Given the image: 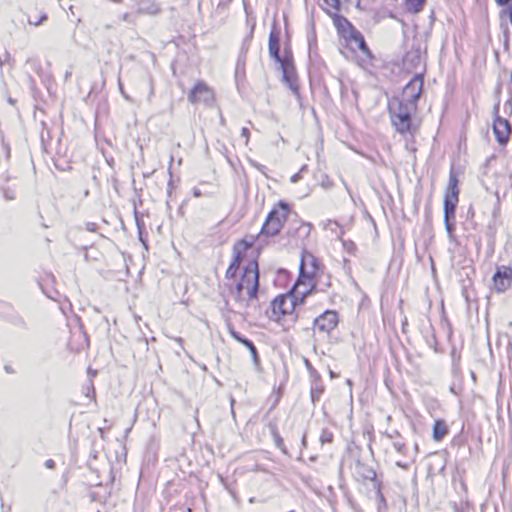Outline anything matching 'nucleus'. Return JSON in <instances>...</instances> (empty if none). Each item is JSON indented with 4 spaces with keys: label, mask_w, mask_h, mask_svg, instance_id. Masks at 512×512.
<instances>
[{
    "label": "nucleus",
    "mask_w": 512,
    "mask_h": 512,
    "mask_svg": "<svg viewBox=\"0 0 512 512\" xmlns=\"http://www.w3.org/2000/svg\"><path fill=\"white\" fill-rule=\"evenodd\" d=\"M5 198L12 200V199H14V196L12 194H9L8 192H5Z\"/></svg>",
    "instance_id": "680f3d73"
},
{
    "label": "nucleus",
    "mask_w": 512,
    "mask_h": 512,
    "mask_svg": "<svg viewBox=\"0 0 512 512\" xmlns=\"http://www.w3.org/2000/svg\"><path fill=\"white\" fill-rule=\"evenodd\" d=\"M44 466L47 468V469H53L55 467V462L54 460L52 459H48L44 462Z\"/></svg>",
    "instance_id": "3c124183"
},
{
    "label": "nucleus",
    "mask_w": 512,
    "mask_h": 512,
    "mask_svg": "<svg viewBox=\"0 0 512 512\" xmlns=\"http://www.w3.org/2000/svg\"><path fill=\"white\" fill-rule=\"evenodd\" d=\"M4 370L9 374L15 373V370L10 365H5Z\"/></svg>",
    "instance_id": "13d9d810"
},
{
    "label": "nucleus",
    "mask_w": 512,
    "mask_h": 512,
    "mask_svg": "<svg viewBox=\"0 0 512 512\" xmlns=\"http://www.w3.org/2000/svg\"><path fill=\"white\" fill-rule=\"evenodd\" d=\"M71 71H66L65 73V79L67 80L71 76Z\"/></svg>",
    "instance_id": "69168bd1"
},
{
    "label": "nucleus",
    "mask_w": 512,
    "mask_h": 512,
    "mask_svg": "<svg viewBox=\"0 0 512 512\" xmlns=\"http://www.w3.org/2000/svg\"><path fill=\"white\" fill-rule=\"evenodd\" d=\"M323 392H324V386L320 382L313 381V385L311 386V390H310V396H311V401H312L313 405H316V403L319 401Z\"/></svg>",
    "instance_id": "c85d7f7f"
},
{
    "label": "nucleus",
    "mask_w": 512,
    "mask_h": 512,
    "mask_svg": "<svg viewBox=\"0 0 512 512\" xmlns=\"http://www.w3.org/2000/svg\"><path fill=\"white\" fill-rule=\"evenodd\" d=\"M451 357H452V360H453V366H457L458 362L460 360V354L456 351L455 348H453L452 351H451Z\"/></svg>",
    "instance_id": "ea45409f"
},
{
    "label": "nucleus",
    "mask_w": 512,
    "mask_h": 512,
    "mask_svg": "<svg viewBox=\"0 0 512 512\" xmlns=\"http://www.w3.org/2000/svg\"><path fill=\"white\" fill-rule=\"evenodd\" d=\"M396 465H397L398 467L403 468V469H407V468H408V466H409V464H408V463H402V462H400V461H397V462H396Z\"/></svg>",
    "instance_id": "bf43d9fd"
},
{
    "label": "nucleus",
    "mask_w": 512,
    "mask_h": 512,
    "mask_svg": "<svg viewBox=\"0 0 512 512\" xmlns=\"http://www.w3.org/2000/svg\"><path fill=\"white\" fill-rule=\"evenodd\" d=\"M373 488L376 492V497H377V501H378V503H377L378 512H382V510L387 509V502L382 493V482L374 484Z\"/></svg>",
    "instance_id": "cd10ccee"
},
{
    "label": "nucleus",
    "mask_w": 512,
    "mask_h": 512,
    "mask_svg": "<svg viewBox=\"0 0 512 512\" xmlns=\"http://www.w3.org/2000/svg\"><path fill=\"white\" fill-rule=\"evenodd\" d=\"M280 34H281L280 27L278 26V23L276 22V20H274L272 23V26H271V31H270L269 39H268L269 56L278 65L294 64V57H293V52H292L289 38H287V41L284 44L283 55H281V53H280V49H281Z\"/></svg>",
    "instance_id": "423d86ee"
},
{
    "label": "nucleus",
    "mask_w": 512,
    "mask_h": 512,
    "mask_svg": "<svg viewBox=\"0 0 512 512\" xmlns=\"http://www.w3.org/2000/svg\"><path fill=\"white\" fill-rule=\"evenodd\" d=\"M8 102H9L10 104L14 105L15 100H14L13 98L9 97V98H8Z\"/></svg>",
    "instance_id": "338daca9"
},
{
    "label": "nucleus",
    "mask_w": 512,
    "mask_h": 512,
    "mask_svg": "<svg viewBox=\"0 0 512 512\" xmlns=\"http://www.w3.org/2000/svg\"><path fill=\"white\" fill-rule=\"evenodd\" d=\"M448 432V426L443 419H436L434 421L432 435L435 441L443 440Z\"/></svg>",
    "instance_id": "4be33fe9"
},
{
    "label": "nucleus",
    "mask_w": 512,
    "mask_h": 512,
    "mask_svg": "<svg viewBox=\"0 0 512 512\" xmlns=\"http://www.w3.org/2000/svg\"><path fill=\"white\" fill-rule=\"evenodd\" d=\"M497 6L506 8L508 5L512 4V0H495Z\"/></svg>",
    "instance_id": "49530a36"
},
{
    "label": "nucleus",
    "mask_w": 512,
    "mask_h": 512,
    "mask_svg": "<svg viewBox=\"0 0 512 512\" xmlns=\"http://www.w3.org/2000/svg\"><path fill=\"white\" fill-rule=\"evenodd\" d=\"M419 453V446L417 443L414 445V455L411 457V461L414 462L417 454Z\"/></svg>",
    "instance_id": "6e6d98bb"
},
{
    "label": "nucleus",
    "mask_w": 512,
    "mask_h": 512,
    "mask_svg": "<svg viewBox=\"0 0 512 512\" xmlns=\"http://www.w3.org/2000/svg\"><path fill=\"white\" fill-rule=\"evenodd\" d=\"M254 242L255 238L251 236L249 239L247 237L240 239L233 245V260L226 270V279H234L236 277L246 252L254 245Z\"/></svg>",
    "instance_id": "6e6552de"
},
{
    "label": "nucleus",
    "mask_w": 512,
    "mask_h": 512,
    "mask_svg": "<svg viewBox=\"0 0 512 512\" xmlns=\"http://www.w3.org/2000/svg\"><path fill=\"white\" fill-rule=\"evenodd\" d=\"M172 162H173V157H171V159H170V164H169V168H168V172H169V176H170V179H169V182H168V189H167L168 196L171 195L172 188H173V180H172L173 176H172V171H171Z\"/></svg>",
    "instance_id": "e433bc0d"
},
{
    "label": "nucleus",
    "mask_w": 512,
    "mask_h": 512,
    "mask_svg": "<svg viewBox=\"0 0 512 512\" xmlns=\"http://www.w3.org/2000/svg\"><path fill=\"white\" fill-rule=\"evenodd\" d=\"M282 71V82L292 91L298 100H301L298 76L295 64L279 65Z\"/></svg>",
    "instance_id": "4468645a"
},
{
    "label": "nucleus",
    "mask_w": 512,
    "mask_h": 512,
    "mask_svg": "<svg viewBox=\"0 0 512 512\" xmlns=\"http://www.w3.org/2000/svg\"><path fill=\"white\" fill-rule=\"evenodd\" d=\"M45 20H47V15L43 14L41 17H39V20L36 22H30L31 24L38 26L41 25Z\"/></svg>",
    "instance_id": "603ef678"
},
{
    "label": "nucleus",
    "mask_w": 512,
    "mask_h": 512,
    "mask_svg": "<svg viewBox=\"0 0 512 512\" xmlns=\"http://www.w3.org/2000/svg\"><path fill=\"white\" fill-rule=\"evenodd\" d=\"M313 284H317V289L313 291V294L326 292L331 287L330 276L324 273L322 277H316L312 281L307 282V286H302V289H306Z\"/></svg>",
    "instance_id": "412c9836"
},
{
    "label": "nucleus",
    "mask_w": 512,
    "mask_h": 512,
    "mask_svg": "<svg viewBox=\"0 0 512 512\" xmlns=\"http://www.w3.org/2000/svg\"><path fill=\"white\" fill-rule=\"evenodd\" d=\"M417 108V104L400 100L399 96H393L388 100L391 122L398 133L404 135L412 132V116Z\"/></svg>",
    "instance_id": "7ed1b4c3"
},
{
    "label": "nucleus",
    "mask_w": 512,
    "mask_h": 512,
    "mask_svg": "<svg viewBox=\"0 0 512 512\" xmlns=\"http://www.w3.org/2000/svg\"><path fill=\"white\" fill-rule=\"evenodd\" d=\"M349 42L355 43L359 50L362 52V56L359 57L358 59V64L361 67H367L369 65H372L374 55L370 48L368 47L362 33L359 31L357 33V36L353 37Z\"/></svg>",
    "instance_id": "dca6fc26"
},
{
    "label": "nucleus",
    "mask_w": 512,
    "mask_h": 512,
    "mask_svg": "<svg viewBox=\"0 0 512 512\" xmlns=\"http://www.w3.org/2000/svg\"><path fill=\"white\" fill-rule=\"evenodd\" d=\"M343 247L347 250V252L353 254L356 251V245L351 240H342Z\"/></svg>",
    "instance_id": "f704fd0d"
},
{
    "label": "nucleus",
    "mask_w": 512,
    "mask_h": 512,
    "mask_svg": "<svg viewBox=\"0 0 512 512\" xmlns=\"http://www.w3.org/2000/svg\"><path fill=\"white\" fill-rule=\"evenodd\" d=\"M459 194L458 173L454 167H451L448 185L445 188L443 199L444 224L450 238L454 237L456 229V209L459 202Z\"/></svg>",
    "instance_id": "f03ea898"
},
{
    "label": "nucleus",
    "mask_w": 512,
    "mask_h": 512,
    "mask_svg": "<svg viewBox=\"0 0 512 512\" xmlns=\"http://www.w3.org/2000/svg\"><path fill=\"white\" fill-rule=\"evenodd\" d=\"M305 168H306V166H303V167L301 168V170H300L298 173L294 174V175L291 177L290 181H291L292 183H296V182H298V181H299V179L301 178V175H300V174H301V172H302Z\"/></svg>",
    "instance_id": "de8ad7c7"
},
{
    "label": "nucleus",
    "mask_w": 512,
    "mask_h": 512,
    "mask_svg": "<svg viewBox=\"0 0 512 512\" xmlns=\"http://www.w3.org/2000/svg\"><path fill=\"white\" fill-rule=\"evenodd\" d=\"M241 136L245 138V145H248L250 131H249V129L247 127H243L241 129Z\"/></svg>",
    "instance_id": "37998d69"
},
{
    "label": "nucleus",
    "mask_w": 512,
    "mask_h": 512,
    "mask_svg": "<svg viewBox=\"0 0 512 512\" xmlns=\"http://www.w3.org/2000/svg\"><path fill=\"white\" fill-rule=\"evenodd\" d=\"M339 323V314L336 310L327 309L313 318V329L320 333L330 334Z\"/></svg>",
    "instance_id": "1a4fd4ad"
},
{
    "label": "nucleus",
    "mask_w": 512,
    "mask_h": 512,
    "mask_svg": "<svg viewBox=\"0 0 512 512\" xmlns=\"http://www.w3.org/2000/svg\"><path fill=\"white\" fill-rule=\"evenodd\" d=\"M268 427L272 435L273 441L275 443V446L279 448L284 454H287V449L284 445L283 438L280 436L278 432L277 425L275 423L270 422Z\"/></svg>",
    "instance_id": "5701e85b"
},
{
    "label": "nucleus",
    "mask_w": 512,
    "mask_h": 512,
    "mask_svg": "<svg viewBox=\"0 0 512 512\" xmlns=\"http://www.w3.org/2000/svg\"><path fill=\"white\" fill-rule=\"evenodd\" d=\"M301 445L302 447L306 448L307 447V433L304 432L303 436H302V439H301Z\"/></svg>",
    "instance_id": "4d7b16f0"
},
{
    "label": "nucleus",
    "mask_w": 512,
    "mask_h": 512,
    "mask_svg": "<svg viewBox=\"0 0 512 512\" xmlns=\"http://www.w3.org/2000/svg\"><path fill=\"white\" fill-rule=\"evenodd\" d=\"M501 90H502V84L498 83L495 88V95L497 97V100L500 99Z\"/></svg>",
    "instance_id": "5fc2aeb1"
},
{
    "label": "nucleus",
    "mask_w": 512,
    "mask_h": 512,
    "mask_svg": "<svg viewBox=\"0 0 512 512\" xmlns=\"http://www.w3.org/2000/svg\"><path fill=\"white\" fill-rule=\"evenodd\" d=\"M97 224L93 222L86 223V229L90 232H95L97 230Z\"/></svg>",
    "instance_id": "8fccbe9b"
},
{
    "label": "nucleus",
    "mask_w": 512,
    "mask_h": 512,
    "mask_svg": "<svg viewBox=\"0 0 512 512\" xmlns=\"http://www.w3.org/2000/svg\"><path fill=\"white\" fill-rule=\"evenodd\" d=\"M200 195H201L200 190L195 189V190H194V196L199 197Z\"/></svg>",
    "instance_id": "e2e57ef3"
},
{
    "label": "nucleus",
    "mask_w": 512,
    "mask_h": 512,
    "mask_svg": "<svg viewBox=\"0 0 512 512\" xmlns=\"http://www.w3.org/2000/svg\"><path fill=\"white\" fill-rule=\"evenodd\" d=\"M136 223H137V227H138V231H139V239L143 243L144 247L147 248V243L142 238V233H141V227L143 226V223L141 224L137 217H136Z\"/></svg>",
    "instance_id": "a18cd8bd"
},
{
    "label": "nucleus",
    "mask_w": 512,
    "mask_h": 512,
    "mask_svg": "<svg viewBox=\"0 0 512 512\" xmlns=\"http://www.w3.org/2000/svg\"><path fill=\"white\" fill-rule=\"evenodd\" d=\"M118 86H119V90H120V93L122 94V96L126 99V100H130V97L125 93L124 91V88H123V84L120 80V78H118Z\"/></svg>",
    "instance_id": "09e8293b"
},
{
    "label": "nucleus",
    "mask_w": 512,
    "mask_h": 512,
    "mask_svg": "<svg viewBox=\"0 0 512 512\" xmlns=\"http://www.w3.org/2000/svg\"><path fill=\"white\" fill-rule=\"evenodd\" d=\"M421 52L420 46H412L403 58L404 63L412 68L418 67L421 63Z\"/></svg>",
    "instance_id": "aec40b11"
},
{
    "label": "nucleus",
    "mask_w": 512,
    "mask_h": 512,
    "mask_svg": "<svg viewBox=\"0 0 512 512\" xmlns=\"http://www.w3.org/2000/svg\"><path fill=\"white\" fill-rule=\"evenodd\" d=\"M426 0H404L405 9L411 14H418L423 10Z\"/></svg>",
    "instance_id": "bb28decb"
},
{
    "label": "nucleus",
    "mask_w": 512,
    "mask_h": 512,
    "mask_svg": "<svg viewBox=\"0 0 512 512\" xmlns=\"http://www.w3.org/2000/svg\"><path fill=\"white\" fill-rule=\"evenodd\" d=\"M494 289L497 293L506 292L512 284V268L509 266H498L492 277Z\"/></svg>",
    "instance_id": "ddd939ff"
},
{
    "label": "nucleus",
    "mask_w": 512,
    "mask_h": 512,
    "mask_svg": "<svg viewBox=\"0 0 512 512\" xmlns=\"http://www.w3.org/2000/svg\"><path fill=\"white\" fill-rule=\"evenodd\" d=\"M188 100L191 103H197L199 101L209 103L213 100V95L211 90L204 82H198L194 85L188 94Z\"/></svg>",
    "instance_id": "f3484780"
},
{
    "label": "nucleus",
    "mask_w": 512,
    "mask_h": 512,
    "mask_svg": "<svg viewBox=\"0 0 512 512\" xmlns=\"http://www.w3.org/2000/svg\"><path fill=\"white\" fill-rule=\"evenodd\" d=\"M451 507L453 509V512H463L462 507L459 506L456 502H452Z\"/></svg>",
    "instance_id": "864d4df0"
},
{
    "label": "nucleus",
    "mask_w": 512,
    "mask_h": 512,
    "mask_svg": "<svg viewBox=\"0 0 512 512\" xmlns=\"http://www.w3.org/2000/svg\"><path fill=\"white\" fill-rule=\"evenodd\" d=\"M254 28H255V25L253 24L249 33L245 36V38L242 41L239 55H238L239 59H246L247 53L249 51V48H250V45H251V42L253 39Z\"/></svg>",
    "instance_id": "b1692460"
},
{
    "label": "nucleus",
    "mask_w": 512,
    "mask_h": 512,
    "mask_svg": "<svg viewBox=\"0 0 512 512\" xmlns=\"http://www.w3.org/2000/svg\"><path fill=\"white\" fill-rule=\"evenodd\" d=\"M304 364H305V367H306L310 377L313 379V381L320 382V380H321L320 374L317 372V370L313 367V365L307 358H304Z\"/></svg>",
    "instance_id": "7c9ffc66"
},
{
    "label": "nucleus",
    "mask_w": 512,
    "mask_h": 512,
    "mask_svg": "<svg viewBox=\"0 0 512 512\" xmlns=\"http://www.w3.org/2000/svg\"><path fill=\"white\" fill-rule=\"evenodd\" d=\"M393 447H394V449H395L398 453L402 454L403 456H407V455H408V448H407V446H406V443H405V442H403V441H401V440H395V441L393 442Z\"/></svg>",
    "instance_id": "72a5a7b5"
},
{
    "label": "nucleus",
    "mask_w": 512,
    "mask_h": 512,
    "mask_svg": "<svg viewBox=\"0 0 512 512\" xmlns=\"http://www.w3.org/2000/svg\"><path fill=\"white\" fill-rule=\"evenodd\" d=\"M260 287V272L257 260H251L243 268L240 279L232 288L239 292L246 293L248 299L258 300Z\"/></svg>",
    "instance_id": "39448f33"
},
{
    "label": "nucleus",
    "mask_w": 512,
    "mask_h": 512,
    "mask_svg": "<svg viewBox=\"0 0 512 512\" xmlns=\"http://www.w3.org/2000/svg\"><path fill=\"white\" fill-rule=\"evenodd\" d=\"M355 471L358 477L363 480L372 481L373 485L376 483H381L374 468L361 462L360 460H357L355 463Z\"/></svg>",
    "instance_id": "6ab92c4d"
},
{
    "label": "nucleus",
    "mask_w": 512,
    "mask_h": 512,
    "mask_svg": "<svg viewBox=\"0 0 512 512\" xmlns=\"http://www.w3.org/2000/svg\"><path fill=\"white\" fill-rule=\"evenodd\" d=\"M10 323L16 327H19L23 330H28V325L26 323V321L24 320V318L18 314L16 315H13L10 317L9 319Z\"/></svg>",
    "instance_id": "2f4dec72"
},
{
    "label": "nucleus",
    "mask_w": 512,
    "mask_h": 512,
    "mask_svg": "<svg viewBox=\"0 0 512 512\" xmlns=\"http://www.w3.org/2000/svg\"><path fill=\"white\" fill-rule=\"evenodd\" d=\"M505 112L512 115V92L510 93V98L505 103Z\"/></svg>",
    "instance_id": "a19ab883"
},
{
    "label": "nucleus",
    "mask_w": 512,
    "mask_h": 512,
    "mask_svg": "<svg viewBox=\"0 0 512 512\" xmlns=\"http://www.w3.org/2000/svg\"><path fill=\"white\" fill-rule=\"evenodd\" d=\"M499 110H500V99H498L496 101V103L494 104V106H493V116H494V119H497L498 117H501L499 115Z\"/></svg>",
    "instance_id": "79ce46f5"
},
{
    "label": "nucleus",
    "mask_w": 512,
    "mask_h": 512,
    "mask_svg": "<svg viewBox=\"0 0 512 512\" xmlns=\"http://www.w3.org/2000/svg\"><path fill=\"white\" fill-rule=\"evenodd\" d=\"M467 216L468 217H473L474 216V209H473L472 206L469 207L468 212H467Z\"/></svg>",
    "instance_id": "052dcab7"
},
{
    "label": "nucleus",
    "mask_w": 512,
    "mask_h": 512,
    "mask_svg": "<svg viewBox=\"0 0 512 512\" xmlns=\"http://www.w3.org/2000/svg\"><path fill=\"white\" fill-rule=\"evenodd\" d=\"M346 383H347V385H349L350 387L352 386V381H351L350 379H347V380H346Z\"/></svg>",
    "instance_id": "774afa93"
},
{
    "label": "nucleus",
    "mask_w": 512,
    "mask_h": 512,
    "mask_svg": "<svg viewBox=\"0 0 512 512\" xmlns=\"http://www.w3.org/2000/svg\"><path fill=\"white\" fill-rule=\"evenodd\" d=\"M326 13L331 17L338 34L345 40L350 41L353 37L357 36L359 30L345 16L330 10H326Z\"/></svg>",
    "instance_id": "f8f14e48"
},
{
    "label": "nucleus",
    "mask_w": 512,
    "mask_h": 512,
    "mask_svg": "<svg viewBox=\"0 0 512 512\" xmlns=\"http://www.w3.org/2000/svg\"><path fill=\"white\" fill-rule=\"evenodd\" d=\"M245 66H246V59L237 58L236 67H235V82H236V85L238 88L240 86V83L243 82L246 77Z\"/></svg>",
    "instance_id": "a878e982"
},
{
    "label": "nucleus",
    "mask_w": 512,
    "mask_h": 512,
    "mask_svg": "<svg viewBox=\"0 0 512 512\" xmlns=\"http://www.w3.org/2000/svg\"><path fill=\"white\" fill-rule=\"evenodd\" d=\"M503 36H504L503 45H504V48L507 50V49H509V43H510V35H509L508 28H506L504 30Z\"/></svg>",
    "instance_id": "4c0bfd02"
},
{
    "label": "nucleus",
    "mask_w": 512,
    "mask_h": 512,
    "mask_svg": "<svg viewBox=\"0 0 512 512\" xmlns=\"http://www.w3.org/2000/svg\"><path fill=\"white\" fill-rule=\"evenodd\" d=\"M319 441L321 445L331 444L334 441V434L328 428H323L320 434Z\"/></svg>",
    "instance_id": "c756f323"
},
{
    "label": "nucleus",
    "mask_w": 512,
    "mask_h": 512,
    "mask_svg": "<svg viewBox=\"0 0 512 512\" xmlns=\"http://www.w3.org/2000/svg\"><path fill=\"white\" fill-rule=\"evenodd\" d=\"M424 85V74L416 73L410 81L404 86L402 90V97L400 100L407 101L408 103L417 104L422 92Z\"/></svg>",
    "instance_id": "9d476101"
},
{
    "label": "nucleus",
    "mask_w": 512,
    "mask_h": 512,
    "mask_svg": "<svg viewBox=\"0 0 512 512\" xmlns=\"http://www.w3.org/2000/svg\"><path fill=\"white\" fill-rule=\"evenodd\" d=\"M323 275L324 265L322 262L311 252L303 250L299 265V276L295 283L300 287L307 286V282Z\"/></svg>",
    "instance_id": "0eeeda50"
},
{
    "label": "nucleus",
    "mask_w": 512,
    "mask_h": 512,
    "mask_svg": "<svg viewBox=\"0 0 512 512\" xmlns=\"http://www.w3.org/2000/svg\"><path fill=\"white\" fill-rule=\"evenodd\" d=\"M229 288V295L233 299L232 307L228 308L229 311L234 313H239L241 315L248 314V309L251 307H256L258 300H250L248 299V295L246 293L239 292V290H235L232 288V285H227Z\"/></svg>",
    "instance_id": "9b49d317"
},
{
    "label": "nucleus",
    "mask_w": 512,
    "mask_h": 512,
    "mask_svg": "<svg viewBox=\"0 0 512 512\" xmlns=\"http://www.w3.org/2000/svg\"><path fill=\"white\" fill-rule=\"evenodd\" d=\"M254 28H255V25L253 24L249 33L245 36V38L242 41L239 55H238L239 59H246L247 53L249 51V48H250V45H251V42L253 39Z\"/></svg>",
    "instance_id": "393cba45"
},
{
    "label": "nucleus",
    "mask_w": 512,
    "mask_h": 512,
    "mask_svg": "<svg viewBox=\"0 0 512 512\" xmlns=\"http://www.w3.org/2000/svg\"><path fill=\"white\" fill-rule=\"evenodd\" d=\"M329 374H330V377L331 378H336L337 375L335 374V372H333L332 370L329 371Z\"/></svg>",
    "instance_id": "0e129e2a"
},
{
    "label": "nucleus",
    "mask_w": 512,
    "mask_h": 512,
    "mask_svg": "<svg viewBox=\"0 0 512 512\" xmlns=\"http://www.w3.org/2000/svg\"><path fill=\"white\" fill-rule=\"evenodd\" d=\"M500 20H508L512 25V3L508 5L506 8H503L499 12Z\"/></svg>",
    "instance_id": "473e14b6"
},
{
    "label": "nucleus",
    "mask_w": 512,
    "mask_h": 512,
    "mask_svg": "<svg viewBox=\"0 0 512 512\" xmlns=\"http://www.w3.org/2000/svg\"><path fill=\"white\" fill-rule=\"evenodd\" d=\"M229 333L231 337L236 340L237 342L244 345L250 352L252 360L255 365H259L260 363V357L257 351L256 346L254 345L253 341L243 336L241 333L236 331L231 325H229Z\"/></svg>",
    "instance_id": "a211bd4d"
},
{
    "label": "nucleus",
    "mask_w": 512,
    "mask_h": 512,
    "mask_svg": "<svg viewBox=\"0 0 512 512\" xmlns=\"http://www.w3.org/2000/svg\"><path fill=\"white\" fill-rule=\"evenodd\" d=\"M493 133L498 144L500 146H506L512 133L511 123L503 117L494 119Z\"/></svg>",
    "instance_id": "2eb2a0df"
},
{
    "label": "nucleus",
    "mask_w": 512,
    "mask_h": 512,
    "mask_svg": "<svg viewBox=\"0 0 512 512\" xmlns=\"http://www.w3.org/2000/svg\"><path fill=\"white\" fill-rule=\"evenodd\" d=\"M316 289L317 284L302 289V287L294 283L287 293L280 294L271 301V314L269 318L278 323L285 317H288L292 323L297 322L304 317L307 300L313 295V291Z\"/></svg>",
    "instance_id": "f257e3e1"
},
{
    "label": "nucleus",
    "mask_w": 512,
    "mask_h": 512,
    "mask_svg": "<svg viewBox=\"0 0 512 512\" xmlns=\"http://www.w3.org/2000/svg\"><path fill=\"white\" fill-rule=\"evenodd\" d=\"M290 212V205L280 200L277 207H274L267 215L264 224L255 240H261L263 237H274L278 235L283 228Z\"/></svg>",
    "instance_id": "20e7f679"
},
{
    "label": "nucleus",
    "mask_w": 512,
    "mask_h": 512,
    "mask_svg": "<svg viewBox=\"0 0 512 512\" xmlns=\"http://www.w3.org/2000/svg\"><path fill=\"white\" fill-rule=\"evenodd\" d=\"M251 164L253 165V167H255L258 171H260L262 174L266 175V166L256 162V161H252Z\"/></svg>",
    "instance_id": "c03bdc74"
},
{
    "label": "nucleus",
    "mask_w": 512,
    "mask_h": 512,
    "mask_svg": "<svg viewBox=\"0 0 512 512\" xmlns=\"http://www.w3.org/2000/svg\"><path fill=\"white\" fill-rule=\"evenodd\" d=\"M385 436L389 439H396V440H400L399 438H401V434L398 430H393L392 432H386L385 433Z\"/></svg>",
    "instance_id": "58836bf2"
},
{
    "label": "nucleus",
    "mask_w": 512,
    "mask_h": 512,
    "mask_svg": "<svg viewBox=\"0 0 512 512\" xmlns=\"http://www.w3.org/2000/svg\"><path fill=\"white\" fill-rule=\"evenodd\" d=\"M328 6L335 9L338 13L341 10V0H323Z\"/></svg>",
    "instance_id": "c9c22d12"
}]
</instances>
